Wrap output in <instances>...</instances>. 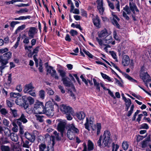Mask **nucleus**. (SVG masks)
<instances>
[{"label": "nucleus", "mask_w": 151, "mask_h": 151, "mask_svg": "<svg viewBox=\"0 0 151 151\" xmlns=\"http://www.w3.org/2000/svg\"><path fill=\"white\" fill-rule=\"evenodd\" d=\"M11 131L8 128L5 129L4 131V132L6 136H9L10 134Z\"/></svg>", "instance_id": "obj_58"}, {"label": "nucleus", "mask_w": 151, "mask_h": 151, "mask_svg": "<svg viewBox=\"0 0 151 151\" xmlns=\"http://www.w3.org/2000/svg\"><path fill=\"white\" fill-rule=\"evenodd\" d=\"M25 28V24H23L22 25L19 26L16 30V31H19L20 30H22Z\"/></svg>", "instance_id": "obj_51"}, {"label": "nucleus", "mask_w": 151, "mask_h": 151, "mask_svg": "<svg viewBox=\"0 0 151 151\" xmlns=\"http://www.w3.org/2000/svg\"><path fill=\"white\" fill-rule=\"evenodd\" d=\"M96 40L98 42L100 46H102L103 45V43L102 40L101 39H99L98 37L96 38Z\"/></svg>", "instance_id": "obj_61"}, {"label": "nucleus", "mask_w": 151, "mask_h": 151, "mask_svg": "<svg viewBox=\"0 0 151 151\" xmlns=\"http://www.w3.org/2000/svg\"><path fill=\"white\" fill-rule=\"evenodd\" d=\"M123 74L124 75L125 77L127 78L130 81L133 82H136L137 81L133 79L131 77L129 76L126 73H123Z\"/></svg>", "instance_id": "obj_38"}, {"label": "nucleus", "mask_w": 151, "mask_h": 151, "mask_svg": "<svg viewBox=\"0 0 151 151\" xmlns=\"http://www.w3.org/2000/svg\"><path fill=\"white\" fill-rule=\"evenodd\" d=\"M31 18V17L30 16H20L18 18H15L13 19L14 20H21L26 19H30Z\"/></svg>", "instance_id": "obj_31"}, {"label": "nucleus", "mask_w": 151, "mask_h": 151, "mask_svg": "<svg viewBox=\"0 0 151 151\" xmlns=\"http://www.w3.org/2000/svg\"><path fill=\"white\" fill-rule=\"evenodd\" d=\"M145 137L142 136L138 135L137 137V141L138 142L142 140Z\"/></svg>", "instance_id": "obj_64"}, {"label": "nucleus", "mask_w": 151, "mask_h": 151, "mask_svg": "<svg viewBox=\"0 0 151 151\" xmlns=\"http://www.w3.org/2000/svg\"><path fill=\"white\" fill-rule=\"evenodd\" d=\"M123 99L126 103V106H130L131 103V100L129 99H127L124 96L123 97Z\"/></svg>", "instance_id": "obj_35"}, {"label": "nucleus", "mask_w": 151, "mask_h": 151, "mask_svg": "<svg viewBox=\"0 0 151 151\" xmlns=\"http://www.w3.org/2000/svg\"><path fill=\"white\" fill-rule=\"evenodd\" d=\"M111 134L110 132L106 130L104 131L103 135L104 138L102 140V145L104 147H109L111 142L110 138Z\"/></svg>", "instance_id": "obj_2"}, {"label": "nucleus", "mask_w": 151, "mask_h": 151, "mask_svg": "<svg viewBox=\"0 0 151 151\" xmlns=\"http://www.w3.org/2000/svg\"><path fill=\"white\" fill-rule=\"evenodd\" d=\"M11 101L10 100H7L6 101V103L7 105V106H9V107H12L13 104L11 102Z\"/></svg>", "instance_id": "obj_63"}, {"label": "nucleus", "mask_w": 151, "mask_h": 151, "mask_svg": "<svg viewBox=\"0 0 151 151\" xmlns=\"http://www.w3.org/2000/svg\"><path fill=\"white\" fill-rule=\"evenodd\" d=\"M111 34V33H108L107 30L105 29L100 32V33H99L98 36L99 37L103 38L110 35Z\"/></svg>", "instance_id": "obj_19"}, {"label": "nucleus", "mask_w": 151, "mask_h": 151, "mask_svg": "<svg viewBox=\"0 0 151 151\" xmlns=\"http://www.w3.org/2000/svg\"><path fill=\"white\" fill-rule=\"evenodd\" d=\"M29 10L27 8H24L20 9L19 10L17 11L16 12L18 14H23L26 12H27Z\"/></svg>", "instance_id": "obj_34"}, {"label": "nucleus", "mask_w": 151, "mask_h": 151, "mask_svg": "<svg viewBox=\"0 0 151 151\" xmlns=\"http://www.w3.org/2000/svg\"><path fill=\"white\" fill-rule=\"evenodd\" d=\"M62 81H63V84L65 86L70 87L71 86L72 89L74 92L76 91V90L72 83L69 80V79L68 77L63 78H62Z\"/></svg>", "instance_id": "obj_8"}, {"label": "nucleus", "mask_w": 151, "mask_h": 151, "mask_svg": "<svg viewBox=\"0 0 151 151\" xmlns=\"http://www.w3.org/2000/svg\"><path fill=\"white\" fill-rule=\"evenodd\" d=\"M109 6L111 9H114V6L113 3H111L109 0L107 1Z\"/></svg>", "instance_id": "obj_48"}, {"label": "nucleus", "mask_w": 151, "mask_h": 151, "mask_svg": "<svg viewBox=\"0 0 151 151\" xmlns=\"http://www.w3.org/2000/svg\"><path fill=\"white\" fill-rule=\"evenodd\" d=\"M69 93L70 96L72 97L73 99L75 100L76 99V97L75 96L73 92L72 91L69 90Z\"/></svg>", "instance_id": "obj_59"}, {"label": "nucleus", "mask_w": 151, "mask_h": 151, "mask_svg": "<svg viewBox=\"0 0 151 151\" xmlns=\"http://www.w3.org/2000/svg\"><path fill=\"white\" fill-rule=\"evenodd\" d=\"M101 74L102 77L104 79L107 80L109 81L113 82V81H112V79H111V78H110L109 76H107L106 74L103 73L102 72L101 73Z\"/></svg>", "instance_id": "obj_33"}, {"label": "nucleus", "mask_w": 151, "mask_h": 151, "mask_svg": "<svg viewBox=\"0 0 151 151\" xmlns=\"http://www.w3.org/2000/svg\"><path fill=\"white\" fill-rule=\"evenodd\" d=\"M102 135H101L100 137H99V140L97 142V144L100 147H101V146H102L103 147H104L102 145Z\"/></svg>", "instance_id": "obj_43"}, {"label": "nucleus", "mask_w": 151, "mask_h": 151, "mask_svg": "<svg viewBox=\"0 0 151 151\" xmlns=\"http://www.w3.org/2000/svg\"><path fill=\"white\" fill-rule=\"evenodd\" d=\"M142 147L143 148L146 147L148 145L149 146V143L143 140L141 143Z\"/></svg>", "instance_id": "obj_44"}, {"label": "nucleus", "mask_w": 151, "mask_h": 151, "mask_svg": "<svg viewBox=\"0 0 151 151\" xmlns=\"http://www.w3.org/2000/svg\"><path fill=\"white\" fill-rule=\"evenodd\" d=\"M34 88L32 83H30L25 85L23 91L25 93H28L29 91L32 90Z\"/></svg>", "instance_id": "obj_18"}, {"label": "nucleus", "mask_w": 151, "mask_h": 151, "mask_svg": "<svg viewBox=\"0 0 151 151\" xmlns=\"http://www.w3.org/2000/svg\"><path fill=\"white\" fill-rule=\"evenodd\" d=\"M10 111H11L10 113L14 117H16L18 116V115L17 113V111L15 109H12L10 108Z\"/></svg>", "instance_id": "obj_30"}, {"label": "nucleus", "mask_w": 151, "mask_h": 151, "mask_svg": "<svg viewBox=\"0 0 151 151\" xmlns=\"http://www.w3.org/2000/svg\"><path fill=\"white\" fill-rule=\"evenodd\" d=\"M140 77L145 83L151 81L150 79V76L147 73L141 72L140 75Z\"/></svg>", "instance_id": "obj_14"}, {"label": "nucleus", "mask_w": 151, "mask_h": 151, "mask_svg": "<svg viewBox=\"0 0 151 151\" xmlns=\"http://www.w3.org/2000/svg\"><path fill=\"white\" fill-rule=\"evenodd\" d=\"M130 63V59L129 57L127 55H124L122 58V63L124 66H127Z\"/></svg>", "instance_id": "obj_16"}, {"label": "nucleus", "mask_w": 151, "mask_h": 151, "mask_svg": "<svg viewBox=\"0 0 151 151\" xmlns=\"http://www.w3.org/2000/svg\"><path fill=\"white\" fill-rule=\"evenodd\" d=\"M17 124L19 127V128L20 129H22L23 128V127L22 125V123L19 121H21L23 123H26L28 122L26 118V116L23 113L21 114L20 118L17 119Z\"/></svg>", "instance_id": "obj_6"}, {"label": "nucleus", "mask_w": 151, "mask_h": 151, "mask_svg": "<svg viewBox=\"0 0 151 151\" xmlns=\"http://www.w3.org/2000/svg\"><path fill=\"white\" fill-rule=\"evenodd\" d=\"M97 8L99 13L101 15L103 14L104 11V8L103 7V1L101 0L100 2L97 3Z\"/></svg>", "instance_id": "obj_15"}, {"label": "nucleus", "mask_w": 151, "mask_h": 151, "mask_svg": "<svg viewBox=\"0 0 151 151\" xmlns=\"http://www.w3.org/2000/svg\"><path fill=\"white\" fill-rule=\"evenodd\" d=\"M142 128L147 129L149 128V126L146 123L142 124L141 125Z\"/></svg>", "instance_id": "obj_62"}, {"label": "nucleus", "mask_w": 151, "mask_h": 151, "mask_svg": "<svg viewBox=\"0 0 151 151\" xmlns=\"http://www.w3.org/2000/svg\"><path fill=\"white\" fill-rule=\"evenodd\" d=\"M58 72L60 73V76L62 78H65V76L66 73L63 70H58Z\"/></svg>", "instance_id": "obj_42"}, {"label": "nucleus", "mask_w": 151, "mask_h": 151, "mask_svg": "<svg viewBox=\"0 0 151 151\" xmlns=\"http://www.w3.org/2000/svg\"><path fill=\"white\" fill-rule=\"evenodd\" d=\"M29 143V141L27 140H26L25 142H23L22 145L23 147L27 148H29V146L28 145Z\"/></svg>", "instance_id": "obj_50"}, {"label": "nucleus", "mask_w": 151, "mask_h": 151, "mask_svg": "<svg viewBox=\"0 0 151 151\" xmlns=\"http://www.w3.org/2000/svg\"><path fill=\"white\" fill-rule=\"evenodd\" d=\"M44 113L49 116H52L54 114L53 106L52 103H47L44 109Z\"/></svg>", "instance_id": "obj_5"}, {"label": "nucleus", "mask_w": 151, "mask_h": 151, "mask_svg": "<svg viewBox=\"0 0 151 151\" xmlns=\"http://www.w3.org/2000/svg\"><path fill=\"white\" fill-rule=\"evenodd\" d=\"M8 63V61L1 58L0 61V68L4 69L6 66V65Z\"/></svg>", "instance_id": "obj_22"}, {"label": "nucleus", "mask_w": 151, "mask_h": 151, "mask_svg": "<svg viewBox=\"0 0 151 151\" xmlns=\"http://www.w3.org/2000/svg\"><path fill=\"white\" fill-rule=\"evenodd\" d=\"M53 134L55 135V137L57 140H60L61 139V136H60L59 133L56 131H55L53 132Z\"/></svg>", "instance_id": "obj_39"}, {"label": "nucleus", "mask_w": 151, "mask_h": 151, "mask_svg": "<svg viewBox=\"0 0 151 151\" xmlns=\"http://www.w3.org/2000/svg\"><path fill=\"white\" fill-rule=\"evenodd\" d=\"M35 116L37 120L38 121L40 122H42L44 121L43 118L44 116H43L40 115L38 114L35 115Z\"/></svg>", "instance_id": "obj_32"}, {"label": "nucleus", "mask_w": 151, "mask_h": 151, "mask_svg": "<svg viewBox=\"0 0 151 151\" xmlns=\"http://www.w3.org/2000/svg\"><path fill=\"white\" fill-rule=\"evenodd\" d=\"M66 123L62 121H60L58 126V129L59 131L60 132L61 136H63V134L65 130Z\"/></svg>", "instance_id": "obj_11"}, {"label": "nucleus", "mask_w": 151, "mask_h": 151, "mask_svg": "<svg viewBox=\"0 0 151 151\" xmlns=\"http://www.w3.org/2000/svg\"><path fill=\"white\" fill-rule=\"evenodd\" d=\"M44 106L43 103L38 101L34 105V113L36 114H43L44 113Z\"/></svg>", "instance_id": "obj_4"}, {"label": "nucleus", "mask_w": 151, "mask_h": 151, "mask_svg": "<svg viewBox=\"0 0 151 151\" xmlns=\"http://www.w3.org/2000/svg\"><path fill=\"white\" fill-rule=\"evenodd\" d=\"M60 110L63 114H72L73 112L72 108L70 106L64 104L60 106Z\"/></svg>", "instance_id": "obj_7"}, {"label": "nucleus", "mask_w": 151, "mask_h": 151, "mask_svg": "<svg viewBox=\"0 0 151 151\" xmlns=\"http://www.w3.org/2000/svg\"><path fill=\"white\" fill-rule=\"evenodd\" d=\"M1 149L2 151H10L9 147L7 146H1Z\"/></svg>", "instance_id": "obj_37"}, {"label": "nucleus", "mask_w": 151, "mask_h": 151, "mask_svg": "<svg viewBox=\"0 0 151 151\" xmlns=\"http://www.w3.org/2000/svg\"><path fill=\"white\" fill-rule=\"evenodd\" d=\"M112 151H117L119 149V146L117 145H115L114 143H112Z\"/></svg>", "instance_id": "obj_41"}, {"label": "nucleus", "mask_w": 151, "mask_h": 151, "mask_svg": "<svg viewBox=\"0 0 151 151\" xmlns=\"http://www.w3.org/2000/svg\"><path fill=\"white\" fill-rule=\"evenodd\" d=\"M46 68L47 72L50 74L52 77H54L56 79H59V77L57 75L55 70L53 69L52 67L49 66L46 67Z\"/></svg>", "instance_id": "obj_9"}, {"label": "nucleus", "mask_w": 151, "mask_h": 151, "mask_svg": "<svg viewBox=\"0 0 151 151\" xmlns=\"http://www.w3.org/2000/svg\"><path fill=\"white\" fill-rule=\"evenodd\" d=\"M37 31L38 30L35 27H30L28 33L29 37L31 38H34L35 35L37 33Z\"/></svg>", "instance_id": "obj_13"}, {"label": "nucleus", "mask_w": 151, "mask_h": 151, "mask_svg": "<svg viewBox=\"0 0 151 151\" xmlns=\"http://www.w3.org/2000/svg\"><path fill=\"white\" fill-rule=\"evenodd\" d=\"M16 89L19 92H21L22 91V87L21 85H17L16 88Z\"/></svg>", "instance_id": "obj_55"}, {"label": "nucleus", "mask_w": 151, "mask_h": 151, "mask_svg": "<svg viewBox=\"0 0 151 151\" xmlns=\"http://www.w3.org/2000/svg\"><path fill=\"white\" fill-rule=\"evenodd\" d=\"M72 114L73 112H72V114H66V117L68 120H70L72 119V117L71 115Z\"/></svg>", "instance_id": "obj_57"}, {"label": "nucleus", "mask_w": 151, "mask_h": 151, "mask_svg": "<svg viewBox=\"0 0 151 151\" xmlns=\"http://www.w3.org/2000/svg\"><path fill=\"white\" fill-rule=\"evenodd\" d=\"M83 52L89 58H93V56L88 51L85 50L84 49H83Z\"/></svg>", "instance_id": "obj_45"}, {"label": "nucleus", "mask_w": 151, "mask_h": 151, "mask_svg": "<svg viewBox=\"0 0 151 151\" xmlns=\"http://www.w3.org/2000/svg\"><path fill=\"white\" fill-rule=\"evenodd\" d=\"M12 56V53L9 52L4 54L2 56V58L8 61L11 58Z\"/></svg>", "instance_id": "obj_23"}, {"label": "nucleus", "mask_w": 151, "mask_h": 151, "mask_svg": "<svg viewBox=\"0 0 151 151\" xmlns=\"http://www.w3.org/2000/svg\"><path fill=\"white\" fill-rule=\"evenodd\" d=\"M27 100L31 105L33 104L35 101L34 99L31 97H28L27 98Z\"/></svg>", "instance_id": "obj_46"}, {"label": "nucleus", "mask_w": 151, "mask_h": 151, "mask_svg": "<svg viewBox=\"0 0 151 151\" xmlns=\"http://www.w3.org/2000/svg\"><path fill=\"white\" fill-rule=\"evenodd\" d=\"M68 129L75 134H78L79 132L78 129L76 127L74 124L72 123L69 125Z\"/></svg>", "instance_id": "obj_17"}, {"label": "nucleus", "mask_w": 151, "mask_h": 151, "mask_svg": "<svg viewBox=\"0 0 151 151\" xmlns=\"http://www.w3.org/2000/svg\"><path fill=\"white\" fill-rule=\"evenodd\" d=\"M129 8L127 5H126L123 8V9L126 11L127 14H130L131 13V11L134 14H135V11L137 12H139V10L134 3L133 2H129Z\"/></svg>", "instance_id": "obj_3"}, {"label": "nucleus", "mask_w": 151, "mask_h": 151, "mask_svg": "<svg viewBox=\"0 0 151 151\" xmlns=\"http://www.w3.org/2000/svg\"><path fill=\"white\" fill-rule=\"evenodd\" d=\"M20 38L19 37H17V41L13 47L15 49H16L18 46L19 42H20Z\"/></svg>", "instance_id": "obj_49"}, {"label": "nucleus", "mask_w": 151, "mask_h": 151, "mask_svg": "<svg viewBox=\"0 0 151 151\" xmlns=\"http://www.w3.org/2000/svg\"><path fill=\"white\" fill-rule=\"evenodd\" d=\"M93 19L94 25L97 27H99L100 24V21L99 17L96 16Z\"/></svg>", "instance_id": "obj_27"}, {"label": "nucleus", "mask_w": 151, "mask_h": 151, "mask_svg": "<svg viewBox=\"0 0 151 151\" xmlns=\"http://www.w3.org/2000/svg\"><path fill=\"white\" fill-rule=\"evenodd\" d=\"M54 143L53 142L52 146L49 148V146L46 147L45 145L43 143H42L39 145V148L40 151H54L53 146Z\"/></svg>", "instance_id": "obj_10"}, {"label": "nucleus", "mask_w": 151, "mask_h": 151, "mask_svg": "<svg viewBox=\"0 0 151 151\" xmlns=\"http://www.w3.org/2000/svg\"><path fill=\"white\" fill-rule=\"evenodd\" d=\"M77 118L80 120L83 119L85 117V113L82 111L77 113L76 114Z\"/></svg>", "instance_id": "obj_26"}, {"label": "nucleus", "mask_w": 151, "mask_h": 151, "mask_svg": "<svg viewBox=\"0 0 151 151\" xmlns=\"http://www.w3.org/2000/svg\"><path fill=\"white\" fill-rule=\"evenodd\" d=\"M93 121L91 120H89V121L88 119L87 118L86 122L84 124L85 128L88 131L90 130L89 128L90 127H91L92 130L93 131H95L96 129V134L97 135H98L100 134L101 129V124L100 123H97L96 124L94 125L93 127H92V125L93 124Z\"/></svg>", "instance_id": "obj_1"}, {"label": "nucleus", "mask_w": 151, "mask_h": 151, "mask_svg": "<svg viewBox=\"0 0 151 151\" xmlns=\"http://www.w3.org/2000/svg\"><path fill=\"white\" fill-rule=\"evenodd\" d=\"M81 15L86 17H87V14L86 11L82 9H81Z\"/></svg>", "instance_id": "obj_53"}, {"label": "nucleus", "mask_w": 151, "mask_h": 151, "mask_svg": "<svg viewBox=\"0 0 151 151\" xmlns=\"http://www.w3.org/2000/svg\"><path fill=\"white\" fill-rule=\"evenodd\" d=\"M113 37L116 40H119V39L118 36L117 35L115 31L113 32Z\"/></svg>", "instance_id": "obj_60"}, {"label": "nucleus", "mask_w": 151, "mask_h": 151, "mask_svg": "<svg viewBox=\"0 0 151 151\" xmlns=\"http://www.w3.org/2000/svg\"><path fill=\"white\" fill-rule=\"evenodd\" d=\"M70 33L72 36H74L75 35H77L78 34V32L76 30L71 29L70 31Z\"/></svg>", "instance_id": "obj_47"}, {"label": "nucleus", "mask_w": 151, "mask_h": 151, "mask_svg": "<svg viewBox=\"0 0 151 151\" xmlns=\"http://www.w3.org/2000/svg\"><path fill=\"white\" fill-rule=\"evenodd\" d=\"M23 96L21 98H17L15 100V102L17 105L19 106H22L24 105L25 102V101L23 98Z\"/></svg>", "instance_id": "obj_21"}, {"label": "nucleus", "mask_w": 151, "mask_h": 151, "mask_svg": "<svg viewBox=\"0 0 151 151\" xmlns=\"http://www.w3.org/2000/svg\"><path fill=\"white\" fill-rule=\"evenodd\" d=\"M3 124L7 126H9L10 124L9 122L6 119H4L3 120Z\"/></svg>", "instance_id": "obj_54"}, {"label": "nucleus", "mask_w": 151, "mask_h": 151, "mask_svg": "<svg viewBox=\"0 0 151 151\" xmlns=\"http://www.w3.org/2000/svg\"><path fill=\"white\" fill-rule=\"evenodd\" d=\"M0 112L2 114L4 115H5L8 113L6 109L4 108H2L1 109Z\"/></svg>", "instance_id": "obj_52"}, {"label": "nucleus", "mask_w": 151, "mask_h": 151, "mask_svg": "<svg viewBox=\"0 0 151 151\" xmlns=\"http://www.w3.org/2000/svg\"><path fill=\"white\" fill-rule=\"evenodd\" d=\"M19 93H10V97L9 100L10 101H14V98H16L19 96Z\"/></svg>", "instance_id": "obj_28"}, {"label": "nucleus", "mask_w": 151, "mask_h": 151, "mask_svg": "<svg viewBox=\"0 0 151 151\" xmlns=\"http://www.w3.org/2000/svg\"><path fill=\"white\" fill-rule=\"evenodd\" d=\"M37 131H34L33 133H29L26 132L25 136L26 138L31 142H33L35 139V136L34 134L37 133Z\"/></svg>", "instance_id": "obj_12"}, {"label": "nucleus", "mask_w": 151, "mask_h": 151, "mask_svg": "<svg viewBox=\"0 0 151 151\" xmlns=\"http://www.w3.org/2000/svg\"><path fill=\"white\" fill-rule=\"evenodd\" d=\"M67 134L68 138L70 140H72L74 139L76 134L70 130L68 129L67 131Z\"/></svg>", "instance_id": "obj_25"}, {"label": "nucleus", "mask_w": 151, "mask_h": 151, "mask_svg": "<svg viewBox=\"0 0 151 151\" xmlns=\"http://www.w3.org/2000/svg\"><path fill=\"white\" fill-rule=\"evenodd\" d=\"M11 74H9L7 79V84L9 85L11 84L12 82Z\"/></svg>", "instance_id": "obj_56"}, {"label": "nucleus", "mask_w": 151, "mask_h": 151, "mask_svg": "<svg viewBox=\"0 0 151 151\" xmlns=\"http://www.w3.org/2000/svg\"><path fill=\"white\" fill-rule=\"evenodd\" d=\"M113 40L112 37L111 36H106L104 39L105 42L108 44L111 43Z\"/></svg>", "instance_id": "obj_29"}, {"label": "nucleus", "mask_w": 151, "mask_h": 151, "mask_svg": "<svg viewBox=\"0 0 151 151\" xmlns=\"http://www.w3.org/2000/svg\"><path fill=\"white\" fill-rule=\"evenodd\" d=\"M88 148L87 150L88 151L92 150L94 148V145L92 142L90 140H88L87 143Z\"/></svg>", "instance_id": "obj_24"}, {"label": "nucleus", "mask_w": 151, "mask_h": 151, "mask_svg": "<svg viewBox=\"0 0 151 151\" xmlns=\"http://www.w3.org/2000/svg\"><path fill=\"white\" fill-rule=\"evenodd\" d=\"M113 19L111 21L112 24L114 26H116L117 27L119 28L120 25L117 22V20L119 21V19L115 15H113Z\"/></svg>", "instance_id": "obj_20"}, {"label": "nucleus", "mask_w": 151, "mask_h": 151, "mask_svg": "<svg viewBox=\"0 0 151 151\" xmlns=\"http://www.w3.org/2000/svg\"><path fill=\"white\" fill-rule=\"evenodd\" d=\"M122 147L124 150H127L129 147V145L127 142L124 141L122 143Z\"/></svg>", "instance_id": "obj_36"}, {"label": "nucleus", "mask_w": 151, "mask_h": 151, "mask_svg": "<svg viewBox=\"0 0 151 151\" xmlns=\"http://www.w3.org/2000/svg\"><path fill=\"white\" fill-rule=\"evenodd\" d=\"M45 91L43 90H41L39 92V95L40 98L42 99H44L45 96Z\"/></svg>", "instance_id": "obj_40"}]
</instances>
